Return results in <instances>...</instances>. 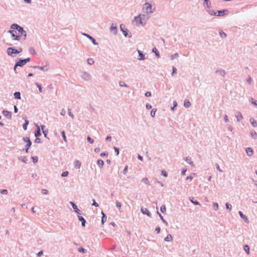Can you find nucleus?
Listing matches in <instances>:
<instances>
[{
    "instance_id": "18",
    "label": "nucleus",
    "mask_w": 257,
    "mask_h": 257,
    "mask_svg": "<svg viewBox=\"0 0 257 257\" xmlns=\"http://www.w3.org/2000/svg\"><path fill=\"white\" fill-rule=\"evenodd\" d=\"M235 117L237 122H240V121L243 118V116L241 112L239 111H238L235 113Z\"/></svg>"
},
{
    "instance_id": "35",
    "label": "nucleus",
    "mask_w": 257,
    "mask_h": 257,
    "mask_svg": "<svg viewBox=\"0 0 257 257\" xmlns=\"http://www.w3.org/2000/svg\"><path fill=\"white\" fill-rule=\"evenodd\" d=\"M152 52L155 54V55L157 58L160 57L159 52L155 47L153 49Z\"/></svg>"
},
{
    "instance_id": "54",
    "label": "nucleus",
    "mask_w": 257,
    "mask_h": 257,
    "mask_svg": "<svg viewBox=\"0 0 257 257\" xmlns=\"http://www.w3.org/2000/svg\"><path fill=\"white\" fill-rule=\"evenodd\" d=\"M31 158L34 163H36L38 161V158L37 156L32 157Z\"/></svg>"
},
{
    "instance_id": "58",
    "label": "nucleus",
    "mask_w": 257,
    "mask_h": 257,
    "mask_svg": "<svg viewBox=\"0 0 257 257\" xmlns=\"http://www.w3.org/2000/svg\"><path fill=\"white\" fill-rule=\"evenodd\" d=\"M0 193L2 194H7L8 191L7 189L0 190Z\"/></svg>"
},
{
    "instance_id": "44",
    "label": "nucleus",
    "mask_w": 257,
    "mask_h": 257,
    "mask_svg": "<svg viewBox=\"0 0 257 257\" xmlns=\"http://www.w3.org/2000/svg\"><path fill=\"white\" fill-rule=\"evenodd\" d=\"M157 111V109L156 108H153L151 111V115L152 116V117H154L156 115V112Z\"/></svg>"
},
{
    "instance_id": "49",
    "label": "nucleus",
    "mask_w": 257,
    "mask_h": 257,
    "mask_svg": "<svg viewBox=\"0 0 257 257\" xmlns=\"http://www.w3.org/2000/svg\"><path fill=\"white\" fill-rule=\"evenodd\" d=\"M68 113L69 115L72 118V119H73L74 116L73 114L71 112V110L70 108L68 109Z\"/></svg>"
},
{
    "instance_id": "12",
    "label": "nucleus",
    "mask_w": 257,
    "mask_h": 257,
    "mask_svg": "<svg viewBox=\"0 0 257 257\" xmlns=\"http://www.w3.org/2000/svg\"><path fill=\"white\" fill-rule=\"evenodd\" d=\"M2 113L4 116L7 117L9 119H11L12 118V113L11 112L7 110H4L2 111Z\"/></svg>"
},
{
    "instance_id": "48",
    "label": "nucleus",
    "mask_w": 257,
    "mask_h": 257,
    "mask_svg": "<svg viewBox=\"0 0 257 257\" xmlns=\"http://www.w3.org/2000/svg\"><path fill=\"white\" fill-rule=\"evenodd\" d=\"M212 207L214 210H217L218 209V204L217 203H214L212 204Z\"/></svg>"
},
{
    "instance_id": "14",
    "label": "nucleus",
    "mask_w": 257,
    "mask_h": 257,
    "mask_svg": "<svg viewBox=\"0 0 257 257\" xmlns=\"http://www.w3.org/2000/svg\"><path fill=\"white\" fill-rule=\"evenodd\" d=\"M141 211L143 214H146L149 217H151V213L147 208L142 207Z\"/></svg>"
},
{
    "instance_id": "61",
    "label": "nucleus",
    "mask_w": 257,
    "mask_h": 257,
    "mask_svg": "<svg viewBox=\"0 0 257 257\" xmlns=\"http://www.w3.org/2000/svg\"><path fill=\"white\" fill-rule=\"evenodd\" d=\"M179 57V54L178 53H175L174 54L171 55V59L173 60L175 58H178Z\"/></svg>"
},
{
    "instance_id": "5",
    "label": "nucleus",
    "mask_w": 257,
    "mask_h": 257,
    "mask_svg": "<svg viewBox=\"0 0 257 257\" xmlns=\"http://www.w3.org/2000/svg\"><path fill=\"white\" fill-rule=\"evenodd\" d=\"M23 140L27 143V144L25 146L24 150L26 153H28V150L32 145V142L31 141L30 138L28 137H24Z\"/></svg>"
},
{
    "instance_id": "53",
    "label": "nucleus",
    "mask_w": 257,
    "mask_h": 257,
    "mask_svg": "<svg viewBox=\"0 0 257 257\" xmlns=\"http://www.w3.org/2000/svg\"><path fill=\"white\" fill-rule=\"evenodd\" d=\"M29 51L31 53L36 55L35 50L33 47L30 48Z\"/></svg>"
},
{
    "instance_id": "16",
    "label": "nucleus",
    "mask_w": 257,
    "mask_h": 257,
    "mask_svg": "<svg viewBox=\"0 0 257 257\" xmlns=\"http://www.w3.org/2000/svg\"><path fill=\"white\" fill-rule=\"evenodd\" d=\"M33 67L34 68H37V69H39L42 71H46L48 70L49 69V66H47V65H46L45 66H33Z\"/></svg>"
},
{
    "instance_id": "37",
    "label": "nucleus",
    "mask_w": 257,
    "mask_h": 257,
    "mask_svg": "<svg viewBox=\"0 0 257 257\" xmlns=\"http://www.w3.org/2000/svg\"><path fill=\"white\" fill-rule=\"evenodd\" d=\"M250 135L252 138L256 139L257 138V134L254 131H250Z\"/></svg>"
},
{
    "instance_id": "28",
    "label": "nucleus",
    "mask_w": 257,
    "mask_h": 257,
    "mask_svg": "<svg viewBox=\"0 0 257 257\" xmlns=\"http://www.w3.org/2000/svg\"><path fill=\"white\" fill-rule=\"evenodd\" d=\"M164 240L165 241H172L173 240V237L171 234H168L165 238Z\"/></svg>"
},
{
    "instance_id": "29",
    "label": "nucleus",
    "mask_w": 257,
    "mask_h": 257,
    "mask_svg": "<svg viewBox=\"0 0 257 257\" xmlns=\"http://www.w3.org/2000/svg\"><path fill=\"white\" fill-rule=\"evenodd\" d=\"M97 164L100 168H102L104 165V162L101 159L98 160L97 161Z\"/></svg>"
},
{
    "instance_id": "1",
    "label": "nucleus",
    "mask_w": 257,
    "mask_h": 257,
    "mask_svg": "<svg viewBox=\"0 0 257 257\" xmlns=\"http://www.w3.org/2000/svg\"><path fill=\"white\" fill-rule=\"evenodd\" d=\"M149 18V17L146 14H140L138 16H136L134 19L135 21H139L141 25L145 26Z\"/></svg>"
},
{
    "instance_id": "40",
    "label": "nucleus",
    "mask_w": 257,
    "mask_h": 257,
    "mask_svg": "<svg viewBox=\"0 0 257 257\" xmlns=\"http://www.w3.org/2000/svg\"><path fill=\"white\" fill-rule=\"evenodd\" d=\"M119 85L120 87H128V85L125 84L124 81H121L119 82Z\"/></svg>"
},
{
    "instance_id": "4",
    "label": "nucleus",
    "mask_w": 257,
    "mask_h": 257,
    "mask_svg": "<svg viewBox=\"0 0 257 257\" xmlns=\"http://www.w3.org/2000/svg\"><path fill=\"white\" fill-rule=\"evenodd\" d=\"M120 29L124 37L130 38L132 37L131 33H128V30L125 28V26L123 24L120 25Z\"/></svg>"
},
{
    "instance_id": "9",
    "label": "nucleus",
    "mask_w": 257,
    "mask_h": 257,
    "mask_svg": "<svg viewBox=\"0 0 257 257\" xmlns=\"http://www.w3.org/2000/svg\"><path fill=\"white\" fill-rule=\"evenodd\" d=\"M70 204L71 205L72 208H73L74 211L77 213V214H82V212L81 210H80L77 206H76V205L73 202H72V201H70Z\"/></svg>"
},
{
    "instance_id": "45",
    "label": "nucleus",
    "mask_w": 257,
    "mask_h": 257,
    "mask_svg": "<svg viewBox=\"0 0 257 257\" xmlns=\"http://www.w3.org/2000/svg\"><path fill=\"white\" fill-rule=\"evenodd\" d=\"M87 63L89 65H92L94 63L93 59L92 58L87 59Z\"/></svg>"
},
{
    "instance_id": "52",
    "label": "nucleus",
    "mask_w": 257,
    "mask_h": 257,
    "mask_svg": "<svg viewBox=\"0 0 257 257\" xmlns=\"http://www.w3.org/2000/svg\"><path fill=\"white\" fill-rule=\"evenodd\" d=\"M204 2L206 4V7L209 9L211 6L210 3L209 2L208 0H204Z\"/></svg>"
},
{
    "instance_id": "19",
    "label": "nucleus",
    "mask_w": 257,
    "mask_h": 257,
    "mask_svg": "<svg viewBox=\"0 0 257 257\" xmlns=\"http://www.w3.org/2000/svg\"><path fill=\"white\" fill-rule=\"evenodd\" d=\"M78 220L81 221V225L82 227L85 226L86 220L83 217L80 215H78Z\"/></svg>"
},
{
    "instance_id": "32",
    "label": "nucleus",
    "mask_w": 257,
    "mask_h": 257,
    "mask_svg": "<svg viewBox=\"0 0 257 257\" xmlns=\"http://www.w3.org/2000/svg\"><path fill=\"white\" fill-rule=\"evenodd\" d=\"M191 102L189 100H185L184 101V106L185 107H186V108L189 107L191 106Z\"/></svg>"
},
{
    "instance_id": "30",
    "label": "nucleus",
    "mask_w": 257,
    "mask_h": 257,
    "mask_svg": "<svg viewBox=\"0 0 257 257\" xmlns=\"http://www.w3.org/2000/svg\"><path fill=\"white\" fill-rule=\"evenodd\" d=\"M185 161L189 163L190 165L192 166H194V165L193 163V162L191 161V158L189 157H186L185 159Z\"/></svg>"
},
{
    "instance_id": "10",
    "label": "nucleus",
    "mask_w": 257,
    "mask_h": 257,
    "mask_svg": "<svg viewBox=\"0 0 257 257\" xmlns=\"http://www.w3.org/2000/svg\"><path fill=\"white\" fill-rule=\"evenodd\" d=\"M82 34L84 36H85V37H86L87 38L89 39V40H90L92 42V43H93V44H94V45H98V43H97L96 42V40L94 38H93L92 36H91L90 35L87 34H86V33H82Z\"/></svg>"
},
{
    "instance_id": "24",
    "label": "nucleus",
    "mask_w": 257,
    "mask_h": 257,
    "mask_svg": "<svg viewBox=\"0 0 257 257\" xmlns=\"http://www.w3.org/2000/svg\"><path fill=\"white\" fill-rule=\"evenodd\" d=\"M21 27V26H19V25H18L17 24H13L11 26V29H15L16 30H17L18 31L20 30V28Z\"/></svg>"
},
{
    "instance_id": "38",
    "label": "nucleus",
    "mask_w": 257,
    "mask_h": 257,
    "mask_svg": "<svg viewBox=\"0 0 257 257\" xmlns=\"http://www.w3.org/2000/svg\"><path fill=\"white\" fill-rule=\"evenodd\" d=\"M18 159L20 161H21L22 162H23V163H27V158L26 157H22V156H20L18 158Z\"/></svg>"
},
{
    "instance_id": "13",
    "label": "nucleus",
    "mask_w": 257,
    "mask_h": 257,
    "mask_svg": "<svg viewBox=\"0 0 257 257\" xmlns=\"http://www.w3.org/2000/svg\"><path fill=\"white\" fill-rule=\"evenodd\" d=\"M228 13V10H220V11H218L217 13V16H223L224 15H226Z\"/></svg>"
},
{
    "instance_id": "64",
    "label": "nucleus",
    "mask_w": 257,
    "mask_h": 257,
    "mask_svg": "<svg viewBox=\"0 0 257 257\" xmlns=\"http://www.w3.org/2000/svg\"><path fill=\"white\" fill-rule=\"evenodd\" d=\"M35 142L36 143H42V141L41 140V139L39 138L38 137H37L35 140Z\"/></svg>"
},
{
    "instance_id": "57",
    "label": "nucleus",
    "mask_w": 257,
    "mask_h": 257,
    "mask_svg": "<svg viewBox=\"0 0 257 257\" xmlns=\"http://www.w3.org/2000/svg\"><path fill=\"white\" fill-rule=\"evenodd\" d=\"M87 140L90 144H93L94 142V140L89 136L87 137Z\"/></svg>"
},
{
    "instance_id": "7",
    "label": "nucleus",
    "mask_w": 257,
    "mask_h": 257,
    "mask_svg": "<svg viewBox=\"0 0 257 257\" xmlns=\"http://www.w3.org/2000/svg\"><path fill=\"white\" fill-rule=\"evenodd\" d=\"M8 33H10L12 35V37L14 40H19L20 39V36L18 35H16V34L17 32L14 30H9L8 31Z\"/></svg>"
},
{
    "instance_id": "31",
    "label": "nucleus",
    "mask_w": 257,
    "mask_h": 257,
    "mask_svg": "<svg viewBox=\"0 0 257 257\" xmlns=\"http://www.w3.org/2000/svg\"><path fill=\"white\" fill-rule=\"evenodd\" d=\"M14 97L16 99H20L21 97V93L20 92L17 91L14 93Z\"/></svg>"
},
{
    "instance_id": "62",
    "label": "nucleus",
    "mask_w": 257,
    "mask_h": 257,
    "mask_svg": "<svg viewBox=\"0 0 257 257\" xmlns=\"http://www.w3.org/2000/svg\"><path fill=\"white\" fill-rule=\"evenodd\" d=\"M92 202H92V205L93 206H95V207H98V206H99L97 202H96V201H95V199H92Z\"/></svg>"
},
{
    "instance_id": "11",
    "label": "nucleus",
    "mask_w": 257,
    "mask_h": 257,
    "mask_svg": "<svg viewBox=\"0 0 257 257\" xmlns=\"http://www.w3.org/2000/svg\"><path fill=\"white\" fill-rule=\"evenodd\" d=\"M110 30L114 35H116L117 34V32L116 24L112 23L110 26Z\"/></svg>"
},
{
    "instance_id": "8",
    "label": "nucleus",
    "mask_w": 257,
    "mask_h": 257,
    "mask_svg": "<svg viewBox=\"0 0 257 257\" xmlns=\"http://www.w3.org/2000/svg\"><path fill=\"white\" fill-rule=\"evenodd\" d=\"M81 77L83 80L85 81H89L91 79L90 74L86 72H83Z\"/></svg>"
},
{
    "instance_id": "56",
    "label": "nucleus",
    "mask_w": 257,
    "mask_h": 257,
    "mask_svg": "<svg viewBox=\"0 0 257 257\" xmlns=\"http://www.w3.org/2000/svg\"><path fill=\"white\" fill-rule=\"evenodd\" d=\"M246 81L248 84H250L252 82V80L250 76H248L246 79Z\"/></svg>"
},
{
    "instance_id": "42",
    "label": "nucleus",
    "mask_w": 257,
    "mask_h": 257,
    "mask_svg": "<svg viewBox=\"0 0 257 257\" xmlns=\"http://www.w3.org/2000/svg\"><path fill=\"white\" fill-rule=\"evenodd\" d=\"M250 102L253 104L257 108V100H254L253 98H251L249 100Z\"/></svg>"
},
{
    "instance_id": "41",
    "label": "nucleus",
    "mask_w": 257,
    "mask_h": 257,
    "mask_svg": "<svg viewBox=\"0 0 257 257\" xmlns=\"http://www.w3.org/2000/svg\"><path fill=\"white\" fill-rule=\"evenodd\" d=\"M190 200L193 204L195 205H200L199 202L196 200H194L193 197L190 198Z\"/></svg>"
},
{
    "instance_id": "21",
    "label": "nucleus",
    "mask_w": 257,
    "mask_h": 257,
    "mask_svg": "<svg viewBox=\"0 0 257 257\" xmlns=\"http://www.w3.org/2000/svg\"><path fill=\"white\" fill-rule=\"evenodd\" d=\"M36 126L37 129H36V133L35 134V136L36 138H37L41 135V130H40V126L38 124H36Z\"/></svg>"
},
{
    "instance_id": "25",
    "label": "nucleus",
    "mask_w": 257,
    "mask_h": 257,
    "mask_svg": "<svg viewBox=\"0 0 257 257\" xmlns=\"http://www.w3.org/2000/svg\"><path fill=\"white\" fill-rule=\"evenodd\" d=\"M245 151L248 156H251L253 154V150L251 148H246Z\"/></svg>"
},
{
    "instance_id": "34",
    "label": "nucleus",
    "mask_w": 257,
    "mask_h": 257,
    "mask_svg": "<svg viewBox=\"0 0 257 257\" xmlns=\"http://www.w3.org/2000/svg\"><path fill=\"white\" fill-rule=\"evenodd\" d=\"M243 249L247 254H249V247L248 245H244L243 246Z\"/></svg>"
},
{
    "instance_id": "59",
    "label": "nucleus",
    "mask_w": 257,
    "mask_h": 257,
    "mask_svg": "<svg viewBox=\"0 0 257 257\" xmlns=\"http://www.w3.org/2000/svg\"><path fill=\"white\" fill-rule=\"evenodd\" d=\"M68 174H69V172L68 171H65V172H63L62 174H61V177H67L68 176Z\"/></svg>"
},
{
    "instance_id": "23",
    "label": "nucleus",
    "mask_w": 257,
    "mask_h": 257,
    "mask_svg": "<svg viewBox=\"0 0 257 257\" xmlns=\"http://www.w3.org/2000/svg\"><path fill=\"white\" fill-rule=\"evenodd\" d=\"M102 217H101V223L103 224L107 219V216L102 211H101Z\"/></svg>"
},
{
    "instance_id": "63",
    "label": "nucleus",
    "mask_w": 257,
    "mask_h": 257,
    "mask_svg": "<svg viewBox=\"0 0 257 257\" xmlns=\"http://www.w3.org/2000/svg\"><path fill=\"white\" fill-rule=\"evenodd\" d=\"M113 149L114 150L115 152L116 153V155H118L119 153V150L118 148L114 147Z\"/></svg>"
},
{
    "instance_id": "60",
    "label": "nucleus",
    "mask_w": 257,
    "mask_h": 257,
    "mask_svg": "<svg viewBox=\"0 0 257 257\" xmlns=\"http://www.w3.org/2000/svg\"><path fill=\"white\" fill-rule=\"evenodd\" d=\"M36 85L38 87L39 92L40 93L42 92V88L41 87V85L40 84H38V83H36Z\"/></svg>"
},
{
    "instance_id": "20",
    "label": "nucleus",
    "mask_w": 257,
    "mask_h": 257,
    "mask_svg": "<svg viewBox=\"0 0 257 257\" xmlns=\"http://www.w3.org/2000/svg\"><path fill=\"white\" fill-rule=\"evenodd\" d=\"M138 53L139 55L140 58H138L139 60H144L145 59V56L143 53L140 50L137 49Z\"/></svg>"
},
{
    "instance_id": "47",
    "label": "nucleus",
    "mask_w": 257,
    "mask_h": 257,
    "mask_svg": "<svg viewBox=\"0 0 257 257\" xmlns=\"http://www.w3.org/2000/svg\"><path fill=\"white\" fill-rule=\"evenodd\" d=\"M219 35L222 38H225L226 37V34L222 31H220Z\"/></svg>"
},
{
    "instance_id": "46",
    "label": "nucleus",
    "mask_w": 257,
    "mask_h": 257,
    "mask_svg": "<svg viewBox=\"0 0 257 257\" xmlns=\"http://www.w3.org/2000/svg\"><path fill=\"white\" fill-rule=\"evenodd\" d=\"M225 206H226V209H227L229 211H230L231 210L232 206H231V205L229 203H226Z\"/></svg>"
},
{
    "instance_id": "17",
    "label": "nucleus",
    "mask_w": 257,
    "mask_h": 257,
    "mask_svg": "<svg viewBox=\"0 0 257 257\" xmlns=\"http://www.w3.org/2000/svg\"><path fill=\"white\" fill-rule=\"evenodd\" d=\"M19 32H20L21 35L24 37V40H25L27 37V32L25 30H24V28L21 27L20 28V30L18 31Z\"/></svg>"
},
{
    "instance_id": "6",
    "label": "nucleus",
    "mask_w": 257,
    "mask_h": 257,
    "mask_svg": "<svg viewBox=\"0 0 257 257\" xmlns=\"http://www.w3.org/2000/svg\"><path fill=\"white\" fill-rule=\"evenodd\" d=\"M25 63L23 59H19L18 61H17L14 66V71L15 73H17L16 71V69L18 67H23L25 65Z\"/></svg>"
},
{
    "instance_id": "36",
    "label": "nucleus",
    "mask_w": 257,
    "mask_h": 257,
    "mask_svg": "<svg viewBox=\"0 0 257 257\" xmlns=\"http://www.w3.org/2000/svg\"><path fill=\"white\" fill-rule=\"evenodd\" d=\"M74 166L75 168L79 169L81 166V163L78 160H75L74 162Z\"/></svg>"
},
{
    "instance_id": "33",
    "label": "nucleus",
    "mask_w": 257,
    "mask_h": 257,
    "mask_svg": "<svg viewBox=\"0 0 257 257\" xmlns=\"http://www.w3.org/2000/svg\"><path fill=\"white\" fill-rule=\"evenodd\" d=\"M249 120L253 127H255L257 126V122L253 118H250Z\"/></svg>"
},
{
    "instance_id": "51",
    "label": "nucleus",
    "mask_w": 257,
    "mask_h": 257,
    "mask_svg": "<svg viewBox=\"0 0 257 257\" xmlns=\"http://www.w3.org/2000/svg\"><path fill=\"white\" fill-rule=\"evenodd\" d=\"M61 134H62V138H63L64 141L65 142H67V139H66V136H65V132L64 131H62L61 132Z\"/></svg>"
},
{
    "instance_id": "55",
    "label": "nucleus",
    "mask_w": 257,
    "mask_h": 257,
    "mask_svg": "<svg viewBox=\"0 0 257 257\" xmlns=\"http://www.w3.org/2000/svg\"><path fill=\"white\" fill-rule=\"evenodd\" d=\"M160 210H161V211L162 213H164V212L166 211V208L165 205H163L161 207Z\"/></svg>"
},
{
    "instance_id": "2",
    "label": "nucleus",
    "mask_w": 257,
    "mask_h": 257,
    "mask_svg": "<svg viewBox=\"0 0 257 257\" xmlns=\"http://www.w3.org/2000/svg\"><path fill=\"white\" fill-rule=\"evenodd\" d=\"M143 10L147 15H150L155 10V8H153L152 5L149 3H146L143 6Z\"/></svg>"
},
{
    "instance_id": "27",
    "label": "nucleus",
    "mask_w": 257,
    "mask_h": 257,
    "mask_svg": "<svg viewBox=\"0 0 257 257\" xmlns=\"http://www.w3.org/2000/svg\"><path fill=\"white\" fill-rule=\"evenodd\" d=\"M157 214L159 215L160 219L162 221L163 223H164L167 226H168V222L166 221V220L164 219L163 216L159 213L158 211H157Z\"/></svg>"
},
{
    "instance_id": "26",
    "label": "nucleus",
    "mask_w": 257,
    "mask_h": 257,
    "mask_svg": "<svg viewBox=\"0 0 257 257\" xmlns=\"http://www.w3.org/2000/svg\"><path fill=\"white\" fill-rule=\"evenodd\" d=\"M215 72L216 73L218 74L219 75L222 76V77H224L226 74L225 71L224 70L222 69L216 70Z\"/></svg>"
},
{
    "instance_id": "50",
    "label": "nucleus",
    "mask_w": 257,
    "mask_h": 257,
    "mask_svg": "<svg viewBox=\"0 0 257 257\" xmlns=\"http://www.w3.org/2000/svg\"><path fill=\"white\" fill-rule=\"evenodd\" d=\"M208 12L211 15H212V16H216L217 15V13L215 12L213 10H209V11H208Z\"/></svg>"
},
{
    "instance_id": "15",
    "label": "nucleus",
    "mask_w": 257,
    "mask_h": 257,
    "mask_svg": "<svg viewBox=\"0 0 257 257\" xmlns=\"http://www.w3.org/2000/svg\"><path fill=\"white\" fill-rule=\"evenodd\" d=\"M238 213L240 217L245 222L247 223H249V220L247 217L245 215H244L241 211H239Z\"/></svg>"
},
{
    "instance_id": "43",
    "label": "nucleus",
    "mask_w": 257,
    "mask_h": 257,
    "mask_svg": "<svg viewBox=\"0 0 257 257\" xmlns=\"http://www.w3.org/2000/svg\"><path fill=\"white\" fill-rule=\"evenodd\" d=\"M78 251L79 252H82V253H85L86 252V250L83 247H80L78 249Z\"/></svg>"
},
{
    "instance_id": "22",
    "label": "nucleus",
    "mask_w": 257,
    "mask_h": 257,
    "mask_svg": "<svg viewBox=\"0 0 257 257\" xmlns=\"http://www.w3.org/2000/svg\"><path fill=\"white\" fill-rule=\"evenodd\" d=\"M23 119L25 120V123L23 125V128H24V130L26 131L27 130V126L29 124V121L27 119L26 116H25V117H23Z\"/></svg>"
},
{
    "instance_id": "3",
    "label": "nucleus",
    "mask_w": 257,
    "mask_h": 257,
    "mask_svg": "<svg viewBox=\"0 0 257 257\" xmlns=\"http://www.w3.org/2000/svg\"><path fill=\"white\" fill-rule=\"evenodd\" d=\"M7 52L9 56L13 57L19 54L17 49L13 47H9L7 50Z\"/></svg>"
},
{
    "instance_id": "39",
    "label": "nucleus",
    "mask_w": 257,
    "mask_h": 257,
    "mask_svg": "<svg viewBox=\"0 0 257 257\" xmlns=\"http://www.w3.org/2000/svg\"><path fill=\"white\" fill-rule=\"evenodd\" d=\"M141 181L142 182L145 183L146 184L150 185V182L147 178H146V177L143 178Z\"/></svg>"
}]
</instances>
